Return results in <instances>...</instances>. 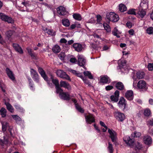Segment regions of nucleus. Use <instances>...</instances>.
Instances as JSON below:
<instances>
[{
	"label": "nucleus",
	"mask_w": 153,
	"mask_h": 153,
	"mask_svg": "<svg viewBox=\"0 0 153 153\" xmlns=\"http://www.w3.org/2000/svg\"><path fill=\"white\" fill-rule=\"evenodd\" d=\"M119 107L121 108H123L124 109L126 105L125 100L124 97H121L118 103Z\"/></svg>",
	"instance_id": "ddd939ff"
},
{
	"label": "nucleus",
	"mask_w": 153,
	"mask_h": 153,
	"mask_svg": "<svg viewBox=\"0 0 153 153\" xmlns=\"http://www.w3.org/2000/svg\"><path fill=\"white\" fill-rule=\"evenodd\" d=\"M73 17L75 19L80 21L82 19V17L80 14L78 13H74L73 15Z\"/></svg>",
	"instance_id": "473e14b6"
},
{
	"label": "nucleus",
	"mask_w": 153,
	"mask_h": 153,
	"mask_svg": "<svg viewBox=\"0 0 153 153\" xmlns=\"http://www.w3.org/2000/svg\"><path fill=\"white\" fill-rule=\"evenodd\" d=\"M135 10L134 9H131L129 10L127 12V13L131 15H136V13L135 10Z\"/></svg>",
	"instance_id": "de8ad7c7"
},
{
	"label": "nucleus",
	"mask_w": 153,
	"mask_h": 153,
	"mask_svg": "<svg viewBox=\"0 0 153 153\" xmlns=\"http://www.w3.org/2000/svg\"><path fill=\"white\" fill-rule=\"evenodd\" d=\"M75 107L76 109L81 113H83L84 112V110L77 103H76Z\"/></svg>",
	"instance_id": "e433bc0d"
},
{
	"label": "nucleus",
	"mask_w": 153,
	"mask_h": 153,
	"mask_svg": "<svg viewBox=\"0 0 153 153\" xmlns=\"http://www.w3.org/2000/svg\"><path fill=\"white\" fill-rule=\"evenodd\" d=\"M59 97L61 99L66 100H69L71 99V96L68 92H62Z\"/></svg>",
	"instance_id": "9b49d317"
},
{
	"label": "nucleus",
	"mask_w": 153,
	"mask_h": 153,
	"mask_svg": "<svg viewBox=\"0 0 153 153\" xmlns=\"http://www.w3.org/2000/svg\"><path fill=\"white\" fill-rule=\"evenodd\" d=\"M59 86L67 89L68 90L71 89V87L69 84L66 81H61L60 82Z\"/></svg>",
	"instance_id": "4468645a"
},
{
	"label": "nucleus",
	"mask_w": 153,
	"mask_h": 153,
	"mask_svg": "<svg viewBox=\"0 0 153 153\" xmlns=\"http://www.w3.org/2000/svg\"><path fill=\"white\" fill-rule=\"evenodd\" d=\"M86 62V60L83 58V56L81 55H79L78 56V64L79 65L82 66L84 68V66Z\"/></svg>",
	"instance_id": "f8f14e48"
},
{
	"label": "nucleus",
	"mask_w": 153,
	"mask_h": 153,
	"mask_svg": "<svg viewBox=\"0 0 153 153\" xmlns=\"http://www.w3.org/2000/svg\"><path fill=\"white\" fill-rule=\"evenodd\" d=\"M76 75L77 76L81 78L83 81L85 83H87L88 82V80L83 77V76L81 74L77 73Z\"/></svg>",
	"instance_id": "ea45409f"
},
{
	"label": "nucleus",
	"mask_w": 153,
	"mask_h": 153,
	"mask_svg": "<svg viewBox=\"0 0 153 153\" xmlns=\"http://www.w3.org/2000/svg\"><path fill=\"white\" fill-rule=\"evenodd\" d=\"M108 150L110 153H113V149L112 144L110 142L108 143Z\"/></svg>",
	"instance_id": "a18cd8bd"
},
{
	"label": "nucleus",
	"mask_w": 153,
	"mask_h": 153,
	"mask_svg": "<svg viewBox=\"0 0 153 153\" xmlns=\"http://www.w3.org/2000/svg\"><path fill=\"white\" fill-rule=\"evenodd\" d=\"M57 75L60 77L61 78H63L67 80L71 81V79L70 77L66 74V73L63 71L59 70H57L56 72Z\"/></svg>",
	"instance_id": "7ed1b4c3"
},
{
	"label": "nucleus",
	"mask_w": 153,
	"mask_h": 153,
	"mask_svg": "<svg viewBox=\"0 0 153 153\" xmlns=\"http://www.w3.org/2000/svg\"><path fill=\"white\" fill-rule=\"evenodd\" d=\"M6 73L9 77L12 80H14L15 78L13 72L8 68H6Z\"/></svg>",
	"instance_id": "f3484780"
},
{
	"label": "nucleus",
	"mask_w": 153,
	"mask_h": 153,
	"mask_svg": "<svg viewBox=\"0 0 153 153\" xmlns=\"http://www.w3.org/2000/svg\"><path fill=\"white\" fill-rule=\"evenodd\" d=\"M5 21L7 22L8 23L11 24L13 23L14 22L13 20L11 17L8 16Z\"/></svg>",
	"instance_id": "37998d69"
},
{
	"label": "nucleus",
	"mask_w": 153,
	"mask_h": 153,
	"mask_svg": "<svg viewBox=\"0 0 153 153\" xmlns=\"http://www.w3.org/2000/svg\"><path fill=\"white\" fill-rule=\"evenodd\" d=\"M119 91L118 90L116 91L114 95H111L110 97L111 100L114 102H117L119 100Z\"/></svg>",
	"instance_id": "6e6552de"
},
{
	"label": "nucleus",
	"mask_w": 153,
	"mask_h": 153,
	"mask_svg": "<svg viewBox=\"0 0 153 153\" xmlns=\"http://www.w3.org/2000/svg\"><path fill=\"white\" fill-rule=\"evenodd\" d=\"M60 42L61 43H66L67 42V41L65 39L62 38L60 39Z\"/></svg>",
	"instance_id": "680f3d73"
},
{
	"label": "nucleus",
	"mask_w": 153,
	"mask_h": 153,
	"mask_svg": "<svg viewBox=\"0 0 153 153\" xmlns=\"http://www.w3.org/2000/svg\"><path fill=\"white\" fill-rule=\"evenodd\" d=\"M147 125L151 126H153V119H151L147 121Z\"/></svg>",
	"instance_id": "4d7b16f0"
},
{
	"label": "nucleus",
	"mask_w": 153,
	"mask_h": 153,
	"mask_svg": "<svg viewBox=\"0 0 153 153\" xmlns=\"http://www.w3.org/2000/svg\"><path fill=\"white\" fill-rule=\"evenodd\" d=\"M86 122L88 124H91L95 122V119L94 116L92 114H89L88 115L85 116Z\"/></svg>",
	"instance_id": "1a4fd4ad"
},
{
	"label": "nucleus",
	"mask_w": 153,
	"mask_h": 153,
	"mask_svg": "<svg viewBox=\"0 0 153 153\" xmlns=\"http://www.w3.org/2000/svg\"><path fill=\"white\" fill-rule=\"evenodd\" d=\"M52 51L55 53H57L60 51V48L59 46L57 45H55L52 48Z\"/></svg>",
	"instance_id": "393cba45"
},
{
	"label": "nucleus",
	"mask_w": 153,
	"mask_h": 153,
	"mask_svg": "<svg viewBox=\"0 0 153 153\" xmlns=\"http://www.w3.org/2000/svg\"><path fill=\"white\" fill-rule=\"evenodd\" d=\"M50 79H51L53 83L55 85V87L59 85V81L57 79H54L53 76L51 75Z\"/></svg>",
	"instance_id": "a878e982"
},
{
	"label": "nucleus",
	"mask_w": 153,
	"mask_h": 153,
	"mask_svg": "<svg viewBox=\"0 0 153 153\" xmlns=\"http://www.w3.org/2000/svg\"><path fill=\"white\" fill-rule=\"evenodd\" d=\"M13 119L17 123L19 121V116L17 115H12Z\"/></svg>",
	"instance_id": "5fc2aeb1"
},
{
	"label": "nucleus",
	"mask_w": 153,
	"mask_h": 153,
	"mask_svg": "<svg viewBox=\"0 0 153 153\" xmlns=\"http://www.w3.org/2000/svg\"><path fill=\"white\" fill-rule=\"evenodd\" d=\"M119 33V31L116 27L114 28V30L112 31V34L116 36L118 38L120 37V36L118 35V34Z\"/></svg>",
	"instance_id": "72a5a7b5"
},
{
	"label": "nucleus",
	"mask_w": 153,
	"mask_h": 153,
	"mask_svg": "<svg viewBox=\"0 0 153 153\" xmlns=\"http://www.w3.org/2000/svg\"><path fill=\"white\" fill-rule=\"evenodd\" d=\"M60 86H58L55 87L56 89V92L57 94H59V96L60 94L63 92V90L60 87Z\"/></svg>",
	"instance_id": "f704fd0d"
},
{
	"label": "nucleus",
	"mask_w": 153,
	"mask_h": 153,
	"mask_svg": "<svg viewBox=\"0 0 153 153\" xmlns=\"http://www.w3.org/2000/svg\"><path fill=\"white\" fill-rule=\"evenodd\" d=\"M44 31L46 33H47L49 35L51 36H54L55 35V33L53 30L51 29H49L46 28Z\"/></svg>",
	"instance_id": "7c9ffc66"
},
{
	"label": "nucleus",
	"mask_w": 153,
	"mask_h": 153,
	"mask_svg": "<svg viewBox=\"0 0 153 153\" xmlns=\"http://www.w3.org/2000/svg\"><path fill=\"white\" fill-rule=\"evenodd\" d=\"M93 36L94 38H98V39L100 38V36L97 34H96V33L94 34Z\"/></svg>",
	"instance_id": "338daca9"
},
{
	"label": "nucleus",
	"mask_w": 153,
	"mask_h": 153,
	"mask_svg": "<svg viewBox=\"0 0 153 153\" xmlns=\"http://www.w3.org/2000/svg\"><path fill=\"white\" fill-rule=\"evenodd\" d=\"M65 53L64 52H61L58 55V57L62 60H64L65 57Z\"/></svg>",
	"instance_id": "09e8293b"
},
{
	"label": "nucleus",
	"mask_w": 153,
	"mask_h": 153,
	"mask_svg": "<svg viewBox=\"0 0 153 153\" xmlns=\"http://www.w3.org/2000/svg\"><path fill=\"white\" fill-rule=\"evenodd\" d=\"M119 10L121 12H124L127 10L126 6L123 4H120L119 5Z\"/></svg>",
	"instance_id": "c85d7f7f"
},
{
	"label": "nucleus",
	"mask_w": 153,
	"mask_h": 153,
	"mask_svg": "<svg viewBox=\"0 0 153 153\" xmlns=\"http://www.w3.org/2000/svg\"><path fill=\"white\" fill-rule=\"evenodd\" d=\"M1 88L2 91H3L4 92H5L6 91L5 90V88H6V86H1V87H0Z\"/></svg>",
	"instance_id": "69168bd1"
},
{
	"label": "nucleus",
	"mask_w": 153,
	"mask_h": 153,
	"mask_svg": "<svg viewBox=\"0 0 153 153\" xmlns=\"http://www.w3.org/2000/svg\"><path fill=\"white\" fill-rule=\"evenodd\" d=\"M6 110L4 108H2L0 110V114L2 117H4L6 116Z\"/></svg>",
	"instance_id": "2f4dec72"
},
{
	"label": "nucleus",
	"mask_w": 153,
	"mask_h": 153,
	"mask_svg": "<svg viewBox=\"0 0 153 153\" xmlns=\"http://www.w3.org/2000/svg\"><path fill=\"white\" fill-rule=\"evenodd\" d=\"M73 47L76 51L78 52L81 51L82 49V45L79 43L74 44L73 45Z\"/></svg>",
	"instance_id": "dca6fc26"
},
{
	"label": "nucleus",
	"mask_w": 153,
	"mask_h": 153,
	"mask_svg": "<svg viewBox=\"0 0 153 153\" xmlns=\"http://www.w3.org/2000/svg\"><path fill=\"white\" fill-rule=\"evenodd\" d=\"M125 96L128 100H132L134 97L133 91L131 90L127 91L125 94Z\"/></svg>",
	"instance_id": "a211bd4d"
},
{
	"label": "nucleus",
	"mask_w": 153,
	"mask_h": 153,
	"mask_svg": "<svg viewBox=\"0 0 153 153\" xmlns=\"http://www.w3.org/2000/svg\"><path fill=\"white\" fill-rule=\"evenodd\" d=\"M128 33L130 35H133L134 33V31L133 29H131L128 31Z\"/></svg>",
	"instance_id": "e2e57ef3"
},
{
	"label": "nucleus",
	"mask_w": 153,
	"mask_h": 153,
	"mask_svg": "<svg viewBox=\"0 0 153 153\" xmlns=\"http://www.w3.org/2000/svg\"><path fill=\"white\" fill-rule=\"evenodd\" d=\"M30 73L31 77L34 80L37 82H39V76L36 71L33 68H31Z\"/></svg>",
	"instance_id": "423d86ee"
},
{
	"label": "nucleus",
	"mask_w": 153,
	"mask_h": 153,
	"mask_svg": "<svg viewBox=\"0 0 153 153\" xmlns=\"http://www.w3.org/2000/svg\"><path fill=\"white\" fill-rule=\"evenodd\" d=\"M39 73L40 74L41 76L44 78L45 80L47 81L49 85V81L48 80V78L46 76L44 71H42Z\"/></svg>",
	"instance_id": "cd10ccee"
},
{
	"label": "nucleus",
	"mask_w": 153,
	"mask_h": 153,
	"mask_svg": "<svg viewBox=\"0 0 153 153\" xmlns=\"http://www.w3.org/2000/svg\"><path fill=\"white\" fill-rule=\"evenodd\" d=\"M137 87L138 88L140 89L141 91H147L148 89L146 82L143 80H140L138 82L137 84Z\"/></svg>",
	"instance_id": "20e7f679"
},
{
	"label": "nucleus",
	"mask_w": 153,
	"mask_h": 153,
	"mask_svg": "<svg viewBox=\"0 0 153 153\" xmlns=\"http://www.w3.org/2000/svg\"><path fill=\"white\" fill-rule=\"evenodd\" d=\"M115 118L118 121L123 122L125 119L124 114L119 111H116L114 113Z\"/></svg>",
	"instance_id": "f03ea898"
},
{
	"label": "nucleus",
	"mask_w": 153,
	"mask_h": 153,
	"mask_svg": "<svg viewBox=\"0 0 153 153\" xmlns=\"http://www.w3.org/2000/svg\"><path fill=\"white\" fill-rule=\"evenodd\" d=\"M149 102L150 104H153V100L152 99H150L149 100Z\"/></svg>",
	"instance_id": "774afa93"
},
{
	"label": "nucleus",
	"mask_w": 153,
	"mask_h": 153,
	"mask_svg": "<svg viewBox=\"0 0 153 153\" xmlns=\"http://www.w3.org/2000/svg\"><path fill=\"white\" fill-rule=\"evenodd\" d=\"M27 50L30 56L33 59H35L36 58V55L32 51V49L28 47Z\"/></svg>",
	"instance_id": "5701e85b"
},
{
	"label": "nucleus",
	"mask_w": 153,
	"mask_h": 153,
	"mask_svg": "<svg viewBox=\"0 0 153 153\" xmlns=\"http://www.w3.org/2000/svg\"><path fill=\"white\" fill-rule=\"evenodd\" d=\"M148 7V3L144 2L141 1L139 8H142L143 10H146L147 9Z\"/></svg>",
	"instance_id": "4be33fe9"
},
{
	"label": "nucleus",
	"mask_w": 153,
	"mask_h": 153,
	"mask_svg": "<svg viewBox=\"0 0 153 153\" xmlns=\"http://www.w3.org/2000/svg\"><path fill=\"white\" fill-rule=\"evenodd\" d=\"M13 31L11 30L7 31L6 32V36L9 38H10L13 34Z\"/></svg>",
	"instance_id": "49530a36"
},
{
	"label": "nucleus",
	"mask_w": 153,
	"mask_h": 153,
	"mask_svg": "<svg viewBox=\"0 0 153 153\" xmlns=\"http://www.w3.org/2000/svg\"><path fill=\"white\" fill-rule=\"evenodd\" d=\"M113 88V86L111 85H108L105 87V89L107 91H109L112 89Z\"/></svg>",
	"instance_id": "052dcab7"
},
{
	"label": "nucleus",
	"mask_w": 153,
	"mask_h": 153,
	"mask_svg": "<svg viewBox=\"0 0 153 153\" xmlns=\"http://www.w3.org/2000/svg\"><path fill=\"white\" fill-rule=\"evenodd\" d=\"M62 23L63 25L65 27H68L70 25L69 20L67 19H64L62 20Z\"/></svg>",
	"instance_id": "c756f323"
},
{
	"label": "nucleus",
	"mask_w": 153,
	"mask_h": 153,
	"mask_svg": "<svg viewBox=\"0 0 153 153\" xmlns=\"http://www.w3.org/2000/svg\"><path fill=\"white\" fill-rule=\"evenodd\" d=\"M70 62L73 63H75L77 62V60L75 58H71L70 60Z\"/></svg>",
	"instance_id": "13d9d810"
},
{
	"label": "nucleus",
	"mask_w": 153,
	"mask_h": 153,
	"mask_svg": "<svg viewBox=\"0 0 153 153\" xmlns=\"http://www.w3.org/2000/svg\"><path fill=\"white\" fill-rule=\"evenodd\" d=\"M9 100H10L7 98L4 99V104L6 106L7 109L11 113H13L14 112L13 108V106L8 102Z\"/></svg>",
	"instance_id": "9d476101"
},
{
	"label": "nucleus",
	"mask_w": 153,
	"mask_h": 153,
	"mask_svg": "<svg viewBox=\"0 0 153 153\" xmlns=\"http://www.w3.org/2000/svg\"><path fill=\"white\" fill-rule=\"evenodd\" d=\"M100 82L106 84L110 83L111 81L109 77L106 76L101 77Z\"/></svg>",
	"instance_id": "aec40b11"
},
{
	"label": "nucleus",
	"mask_w": 153,
	"mask_h": 153,
	"mask_svg": "<svg viewBox=\"0 0 153 153\" xmlns=\"http://www.w3.org/2000/svg\"><path fill=\"white\" fill-rule=\"evenodd\" d=\"M142 148V144L139 142H137L135 144L136 150H140Z\"/></svg>",
	"instance_id": "79ce46f5"
},
{
	"label": "nucleus",
	"mask_w": 153,
	"mask_h": 153,
	"mask_svg": "<svg viewBox=\"0 0 153 153\" xmlns=\"http://www.w3.org/2000/svg\"><path fill=\"white\" fill-rule=\"evenodd\" d=\"M57 10L58 13L61 15H64L66 14L65 9L62 6H60L58 7Z\"/></svg>",
	"instance_id": "2eb2a0df"
},
{
	"label": "nucleus",
	"mask_w": 153,
	"mask_h": 153,
	"mask_svg": "<svg viewBox=\"0 0 153 153\" xmlns=\"http://www.w3.org/2000/svg\"><path fill=\"white\" fill-rule=\"evenodd\" d=\"M144 73L143 72L138 71L136 74L137 77L139 79L143 78L144 76Z\"/></svg>",
	"instance_id": "bb28decb"
},
{
	"label": "nucleus",
	"mask_w": 153,
	"mask_h": 153,
	"mask_svg": "<svg viewBox=\"0 0 153 153\" xmlns=\"http://www.w3.org/2000/svg\"><path fill=\"white\" fill-rule=\"evenodd\" d=\"M97 22H100L102 20L101 16L99 15H97Z\"/></svg>",
	"instance_id": "bf43d9fd"
},
{
	"label": "nucleus",
	"mask_w": 153,
	"mask_h": 153,
	"mask_svg": "<svg viewBox=\"0 0 153 153\" xmlns=\"http://www.w3.org/2000/svg\"><path fill=\"white\" fill-rule=\"evenodd\" d=\"M117 88L120 90H122L124 89V85L123 83L120 82H117L115 85Z\"/></svg>",
	"instance_id": "b1692460"
},
{
	"label": "nucleus",
	"mask_w": 153,
	"mask_h": 153,
	"mask_svg": "<svg viewBox=\"0 0 153 153\" xmlns=\"http://www.w3.org/2000/svg\"><path fill=\"white\" fill-rule=\"evenodd\" d=\"M106 17L108 20L113 22H116L119 19L118 15L112 12L107 13L106 15Z\"/></svg>",
	"instance_id": "f257e3e1"
},
{
	"label": "nucleus",
	"mask_w": 153,
	"mask_h": 153,
	"mask_svg": "<svg viewBox=\"0 0 153 153\" xmlns=\"http://www.w3.org/2000/svg\"><path fill=\"white\" fill-rule=\"evenodd\" d=\"M148 68L149 71H152L153 68V63H149L148 65Z\"/></svg>",
	"instance_id": "6e6d98bb"
},
{
	"label": "nucleus",
	"mask_w": 153,
	"mask_h": 153,
	"mask_svg": "<svg viewBox=\"0 0 153 153\" xmlns=\"http://www.w3.org/2000/svg\"><path fill=\"white\" fill-rule=\"evenodd\" d=\"M7 17V16L2 13H0V18L2 20L5 21Z\"/></svg>",
	"instance_id": "3c124183"
},
{
	"label": "nucleus",
	"mask_w": 153,
	"mask_h": 153,
	"mask_svg": "<svg viewBox=\"0 0 153 153\" xmlns=\"http://www.w3.org/2000/svg\"><path fill=\"white\" fill-rule=\"evenodd\" d=\"M151 111L149 109H146L144 111V115L146 117H148L151 115Z\"/></svg>",
	"instance_id": "c03bdc74"
},
{
	"label": "nucleus",
	"mask_w": 153,
	"mask_h": 153,
	"mask_svg": "<svg viewBox=\"0 0 153 153\" xmlns=\"http://www.w3.org/2000/svg\"><path fill=\"white\" fill-rule=\"evenodd\" d=\"M146 32L149 34H153V27H150L146 29Z\"/></svg>",
	"instance_id": "8fccbe9b"
},
{
	"label": "nucleus",
	"mask_w": 153,
	"mask_h": 153,
	"mask_svg": "<svg viewBox=\"0 0 153 153\" xmlns=\"http://www.w3.org/2000/svg\"><path fill=\"white\" fill-rule=\"evenodd\" d=\"M13 46L15 50L18 52H19V45L16 43H13Z\"/></svg>",
	"instance_id": "603ef678"
},
{
	"label": "nucleus",
	"mask_w": 153,
	"mask_h": 153,
	"mask_svg": "<svg viewBox=\"0 0 153 153\" xmlns=\"http://www.w3.org/2000/svg\"><path fill=\"white\" fill-rule=\"evenodd\" d=\"M2 130L5 131L7 129V127L8 126V123L7 122H3L1 123Z\"/></svg>",
	"instance_id": "c9c22d12"
},
{
	"label": "nucleus",
	"mask_w": 153,
	"mask_h": 153,
	"mask_svg": "<svg viewBox=\"0 0 153 153\" xmlns=\"http://www.w3.org/2000/svg\"><path fill=\"white\" fill-rule=\"evenodd\" d=\"M143 140L144 143L146 145H148L152 143V139L149 136L147 135L145 136L143 138Z\"/></svg>",
	"instance_id": "6ab92c4d"
},
{
	"label": "nucleus",
	"mask_w": 153,
	"mask_h": 153,
	"mask_svg": "<svg viewBox=\"0 0 153 153\" xmlns=\"http://www.w3.org/2000/svg\"><path fill=\"white\" fill-rule=\"evenodd\" d=\"M108 131L110 134L109 137L111 138V141L114 142L117 138V134L116 132L113 129H108Z\"/></svg>",
	"instance_id": "0eeeda50"
},
{
	"label": "nucleus",
	"mask_w": 153,
	"mask_h": 153,
	"mask_svg": "<svg viewBox=\"0 0 153 153\" xmlns=\"http://www.w3.org/2000/svg\"><path fill=\"white\" fill-rule=\"evenodd\" d=\"M103 26L105 30L107 32H109L111 31V29L110 26L107 23H104Z\"/></svg>",
	"instance_id": "4c0bfd02"
},
{
	"label": "nucleus",
	"mask_w": 153,
	"mask_h": 153,
	"mask_svg": "<svg viewBox=\"0 0 153 153\" xmlns=\"http://www.w3.org/2000/svg\"><path fill=\"white\" fill-rule=\"evenodd\" d=\"M137 13L139 16L141 18H143L146 14V12L145 10H143L142 8H139L138 10Z\"/></svg>",
	"instance_id": "412c9836"
},
{
	"label": "nucleus",
	"mask_w": 153,
	"mask_h": 153,
	"mask_svg": "<svg viewBox=\"0 0 153 153\" xmlns=\"http://www.w3.org/2000/svg\"><path fill=\"white\" fill-rule=\"evenodd\" d=\"M84 75L85 76H88L90 79H93V76L91 74V73L89 71H84L83 72Z\"/></svg>",
	"instance_id": "58836bf2"
},
{
	"label": "nucleus",
	"mask_w": 153,
	"mask_h": 153,
	"mask_svg": "<svg viewBox=\"0 0 153 153\" xmlns=\"http://www.w3.org/2000/svg\"><path fill=\"white\" fill-rule=\"evenodd\" d=\"M141 135V134L140 132L135 131L134 133L133 136L134 137H139Z\"/></svg>",
	"instance_id": "864d4df0"
},
{
	"label": "nucleus",
	"mask_w": 153,
	"mask_h": 153,
	"mask_svg": "<svg viewBox=\"0 0 153 153\" xmlns=\"http://www.w3.org/2000/svg\"><path fill=\"white\" fill-rule=\"evenodd\" d=\"M94 126L95 129L97 130V132L98 133H100V130L98 128V127L96 126L95 124H94Z\"/></svg>",
	"instance_id": "0e129e2a"
},
{
	"label": "nucleus",
	"mask_w": 153,
	"mask_h": 153,
	"mask_svg": "<svg viewBox=\"0 0 153 153\" xmlns=\"http://www.w3.org/2000/svg\"><path fill=\"white\" fill-rule=\"evenodd\" d=\"M8 142V139L6 137H4V140H0V143L1 145H3L4 144H7V143Z\"/></svg>",
	"instance_id": "a19ab883"
},
{
	"label": "nucleus",
	"mask_w": 153,
	"mask_h": 153,
	"mask_svg": "<svg viewBox=\"0 0 153 153\" xmlns=\"http://www.w3.org/2000/svg\"><path fill=\"white\" fill-rule=\"evenodd\" d=\"M123 140L127 145L132 148L133 147L134 143V140L130 138L128 136H126L123 138Z\"/></svg>",
	"instance_id": "39448f33"
}]
</instances>
